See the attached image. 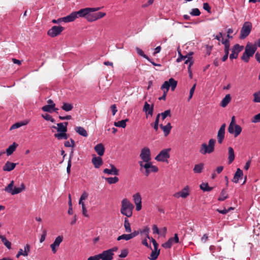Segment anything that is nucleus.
<instances>
[{"label":"nucleus","instance_id":"nucleus-48","mask_svg":"<svg viewBox=\"0 0 260 260\" xmlns=\"http://www.w3.org/2000/svg\"><path fill=\"white\" fill-rule=\"evenodd\" d=\"M131 239V236L129 235V234H123L121 236H119L117 237V240L120 241L121 240H125L126 241H128L129 240Z\"/></svg>","mask_w":260,"mask_h":260},{"label":"nucleus","instance_id":"nucleus-19","mask_svg":"<svg viewBox=\"0 0 260 260\" xmlns=\"http://www.w3.org/2000/svg\"><path fill=\"white\" fill-rule=\"evenodd\" d=\"M257 49V46L255 44L252 45L251 43H247L245 46V54H247L250 57H252Z\"/></svg>","mask_w":260,"mask_h":260},{"label":"nucleus","instance_id":"nucleus-62","mask_svg":"<svg viewBox=\"0 0 260 260\" xmlns=\"http://www.w3.org/2000/svg\"><path fill=\"white\" fill-rule=\"evenodd\" d=\"M203 9L208 13H211V7L207 3L203 4Z\"/></svg>","mask_w":260,"mask_h":260},{"label":"nucleus","instance_id":"nucleus-53","mask_svg":"<svg viewBox=\"0 0 260 260\" xmlns=\"http://www.w3.org/2000/svg\"><path fill=\"white\" fill-rule=\"evenodd\" d=\"M190 14L192 16H199L201 14V12H200V11L199 9H198V8H194V9H192V10L190 12Z\"/></svg>","mask_w":260,"mask_h":260},{"label":"nucleus","instance_id":"nucleus-27","mask_svg":"<svg viewBox=\"0 0 260 260\" xmlns=\"http://www.w3.org/2000/svg\"><path fill=\"white\" fill-rule=\"evenodd\" d=\"M24 250L23 251L22 249H20L16 255V257L18 258L20 255H23L24 256H27L28 252L30 250V246L29 244H27L24 246Z\"/></svg>","mask_w":260,"mask_h":260},{"label":"nucleus","instance_id":"nucleus-38","mask_svg":"<svg viewBox=\"0 0 260 260\" xmlns=\"http://www.w3.org/2000/svg\"><path fill=\"white\" fill-rule=\"evenodd\" d=\"M193 53L192 52H190L189 53H188L187 54V59L184 62V63L185 64H187L188 63H189V66H188V71H190V67L193 64V61L192 60V57H191V55H192Z\"/></svg>","mask_w":260,"mask_h":260},{"label":"nucleus","instance_id":"nucleus-23","mask_svg":"<svg viewBox=\"0 0 260 260\" xmlns=\"http://www.w3.org/2000/svg\"><path fill=\"white\" fill-rule=\"evenodd\" d=\"M243 176V173L242 170H241L239 168H238L234 175L232 181L234 183H237L239 182V180L242 178Z\"/></svg>","mask_w":260,"mask_h":260},{"label":"nucleus","instance_id":"nucleus-56","mask_svg":"<svg viewBox=\"0 0 260 260\" xmlns=\"http://www.w3.org/2000/svg\"><path fill=\"white\" fill-rule=\"evenodd\" d=\"M196 84H194L192 86V87L190 88V91H189V95L188 99V101H189L192 98L193 94L194 93L195 89H196Z\"/></svg>","mask_w":260,"mask_h":260},{"label":"nucleus","instance_id":"nucleus-43","mask_svg":"<svg viewBox=\"0 0 260 260\" xmlns=\"http://www.w3.org/2000/svg\"><path fill=\"white\" fill-rule=\"evenodd\" d=\"M55 106V104L53 105H46L42 107V110L44 112H47L49 113L52 112V109Z\"/></svg>","mask_w":260,"mask_h":260},{"label":"nucleus","instance_id":"nucleus-58","mask_svg":"<svg viewBox=\"0 0 260 260\" xmlns=\"http://www.w3.org/2000/svg\"><path fill=\"white\" fill-rule=\"evenodd\" d=\"M250 56L247 54H245V52L243 53L241 56V59L244 62H248L249 60Z\"/></svg>","mask_w":260,"mask_h":260},{"label":"nucleus","instance_id":"nucleus-3","mask_svg":"<svg viewBox=\"0 0 260 260\" xmlns=\"http://www.w3.org/2000/svg\"><path fill=\"white\" fill-rule=\"evenodd\" d=\"M215 143L216 140L214 139H210L208 144L203 143L200 148V153L203 155L212 153L214 151Z\"/></svg>","mask_w":260,"mask_h":260},{"label":"nucleus","instance_id":"nucleus-45","mask_svg":"<svg viewBox=\"0 0 260 260\" xmlns=\"http://www.w3.org/2000/svg\"><path fill=\"white\" fill-rule=\"evenodd\" d=\"M200 188L204 191H210L212 190L213 188L210 187L207 183H202L200 186Z\"/></svg>","mask_w":260,"mask_h":260},{"label":"nucleus","instance_id":"nucleus-50","mask_svg":"<svg viewBox=\"0 0 260 260\" xmlns=\"http://www.w3.org/2000/svg\"><path fill=\"white\" fill-rule=\"evenodd\" d=\"M159 114L161 116L162 120H164L167 116H171V111L170 110H167L164 112L159 113Z\"/></svg>","mask_w":260,"mask_h":260},{"label":"nucleus","instance_id":"nucleus-57","mask_svg":"<svg viewBox=\"0 0 260 260\" xmlns=\"http://www.w3.org/2000/svg\"><path fill=\"white\" fill-rule=\"evenodd\" d=\"M128 253V252L127 249H124L121 250V253L119 254V256L120 258H124L127 256Z\"/></svg>","mask_w":260,"mask_h":260},{"label":"nucleus","instance_id":"nucleus-31","mask_svg":"<svg viewBox=\"0 0 260 260\" xmlns=\"http://www.w3.org/2000/svg\"><path fill=\"white\" fill-rule=\"evenodd\" d=\"M235 158L234 150L231 147L228 148V163L231 164L234 160Z\"/></svg>","mask_w":260,"mask_h":260},{"label":"nucleus","instance_id":"nucleus-51","mask_svg":"<svg viewBox=\"0 0 260 260\" xmlns=\"http://www.w3.org/2000/svg\"><path fill=\"white\" fill-rule=\"evenodd\" d=\"M254 99L253 101L255 103H260V90L253 94Z\"/></svg>","mask_w":260,"mask_h":260},{"label":"nucleus","instance_id":"nucleus-54","mask_svg":"<svg viewBox=\"0 0 260 260\" xmlns=\"http://www.w3.org/2000/svg\"><path fill=\"white\" fill-rule=\"evenodd\" d=\"M25 124H26V123H24L23 122L15 123L11 126L10 129L11 130V129H14L15 128H19V127H21V126L24 125Z\"/></svg>","mask_w":260,"mask_h":260},{"label":"nucleus","instance_id":"nucleus-60","mask_svg":"<svg viewBox=\"0 0 260 260\" xmlns=\"http://www.w3.org/2000/svg\"><path fill=\"white\" fill-rule=\"evenodd\" d=\"M46 235H47V231L46 230H44L43 231L42 235H41V237L40 239V243H42L43 242H44L45 241Z\"/></svg>","mask_w":260,"mask_h":260},{"label":"nucleus","instance_id":"nucleus-46","mask_svg":"<svg viewBox=\"0 0 260 260\" xmlns=\"http://www.w3.org/2000/svg\"><path fill=\"white\" fill-rule=\"evenodd\" d=\"M105 180L108 182L109 184H115L119 181V178L117 177L105 178Z\"/></svg>","mask_w":260,"mask_h":260},{"label":"nucleus","instance_id":"nucleus-64","mask_svg":"<svg viewBox=\"0 0 260 260\" xmlns=\"http://www.w3.org/2000/svg\"><path fill=\"white\" fill-rule=\"evenodd\" d=\"M221 42L222 44L224 45V46H230V41L228 39H224L223 38H222L221 40Z\"/></svg>","mask_w":260,"mask_h":260},{"label":"nucleus","instance_id":"nucleus-24","mask_svg":"<svg viewBox=\"0 0 260 260\" xmlns=\"http://www.w3.org/2000/svg\"><path fill=\"white\" fill-rule=\"evenodd\" d=\"M68 124V122H65L64 123H57V127L56 128L55 126H53L52 127L54 128H56L57 131L58 132H67V125Z\"/></svg>","mask_w":260,"mask_h":260},{"label":"nucleus","instance_id":"nucleus-5","mask_svg":"<svg viewBox=\"0 0 260 260\" xmlns=\"http://www.w3.org/2000/svg\"><path fill=\"white\" fill-rule=\"evenodd\" d=\"M228 132L230 134H234L235 137L239 136L242 132V127L235 123V117H232L231 121L228 127Z\"/></svg>","mask_w":260,"mask_h":260},{"label":"nucleus","instance_id":"nucleus-15","mask_svg":"<svg viewBox=\"0 0 260 260\" xmlns=\"http://www.w3.org/2000/svg\"><path fill=\"white\" fill-rule=\"evenodd\" d=\"M190 194L189 187L188 186H185L181 191L176 192L173 194V197L176 198H186Z\"/></svg>","mask_w":260,"mask_h":260},{"label":"nucleus","instance_id":"nucleus-55","mask_svg":"<svg viewBox=\"0 0 260 260\" xmlns=\"http://www.w3.org/2000/svg\"><path fill=\"white\" fill-rule=\"evenodd\" d=\"M251 122L253 123H257L260 122V113L254 115L252 117Z\"/></svg>","mask_w":260,"mask_h":260},{"label":"nucleus","instance_id":"nucleus-44","mask_svg":"<svg viewBox=\"0 0 260 260\" xmlns=\"http://www.w3.org/2000/svg\"><path fill=\"white\" fill-rule=\"evenodd\" d=\"M124 227L126 232L131 233L132 232L131 224L127 218H124Z\"/></svg>","mask_w":260,"mask_h":260},{"label":"nucleus","instance_id":"nucleus-13","mask_svg":"<svg viewBox=\"0 0 260 260\" xmlns=\"http://www.w3.org/2000/svg\"><path fill=\"white\" fill-rule=\"evenodd\" d=\"M179 242V239L177 234H175L174 237L170 238L167 241L162 244V246L166 249L170 248L174 244Z\"/></svg>","mask_w":260,"mask_h":260},{"label":"nucleus","instance_id":"nucleus-33","mask_svg":"<svg viewBox=\"0 0 260 260\" xmlns=\"http://www.w3.org/2000/svg\"><path fill=\"white\" fill-rule=\"evenodd\" d=\"M231 100V96L230 94H226L222 100L220 105L222 107H225Z\"/></svg>","mask_w":260,"mask_h":260},{"label":"nucleus","instance_id":"nucleus-36","mask_svg":"<svg viewBox=\"0 0 260 260\" xmlns=\"http://www.w3.org/2000/svg\"><path fill=\"white\" fill-rule=\"evenodd\" d=\"M54 137L58 140H67L69 138V135L66 134V132H61L55 134Z\"/></svg>","mask_w":260,"mask_h":260},{"label":"nucleus","instance_id":"nucleus-42","mask_svg":"<svg viewBox=\"0 0 260 260\" xmlns=\"http://www.w3.org/2000/svg\"><path fill=\"white\" fill-rule=\"evenodd\" d=\"M159 254V250H155L152 251L148 257V258L150 260H156Z\"/></svg>","mask_w":260,"mask_h":260},{"label":"nucleus","instance_id":"nucleus-35","mask_svg":"<svg viewBox=\"0 0 260 260\" xmlns=\"http://www.w3.org/2000/svg\"><path fill=\"white\" fill-rule=\"evenodd\" d=\"M75 131L81 136L86 137L88 134L84 128L81 126H77L75 128Z\"/></svg>","mask_w":260,"mask_h":260},{"label":"nucleus","instance_id":"nucleus-25","mask_svg":"<svg viewBox=\"0 0 260 260\" xmlns=\"http://www.w3.org/2000/svg\"><path fill=\"white\" fill-rule=\"evenodd\" d=\"M16 166V163L12 162L7 161L3 167V170L4 171L10 172L14 169Z\"/></svg>","mask_w":260,"mask_h":260},{"label":"nucleus","instance_id":"nucleus-6","mask_svg":"<svg viewBox=\"0 0 260 260\" xmlns=\"http://www.w3.org/2000/svg\"><path fill=\"white\" fill-rule=\"evenodd\" d=\"M171 148L164 149L155 156V159L160 162H168V159L170 158V152Z\"/></svg>","mask_w":260,"mask_h":260},{"label":"nucleus","instance_id":"nucleus-26","mask_svg":"<svg viewBox=\"0 0 260 260\" xmlns=\"http://www.w3.org/2000/svg\"><path fill=\"white\" fill-rule=\"evenodd\" d=\"M76 18L77 16L75 11L66 17H62V20L64 22H70L74 21Z\"/></svg>","mask_w":260,"mask_h":260},{"label":"nucleus","instance_id":"nucleus-47","mask_svg":"<svg viewBox=\"0 0 260 260\" xmlns=\"http://www.w3.org/2000/svg\"><path fill=\"white\" fill-rule=\"evenodd\" d=\"M136 51L139 55L143 57L144 58L146 59L148 61L150 60V59L149 58V57L147 55H146V54H144L143 51L142 49H141L140 48H139L138 47H136Z\"/></svg>","mask_w":260,"mask_h":260},{"label":"nucleus","instance_id":"nucleus-17","mask_svg":"<svg viewBox=\"0 0 260 260\" xmlns=\"http://www.w3.org/2000/svg\"><path fill=\"white\" fill-rule=\"evenodd\" d=\"M63 239V237L62 236H58L55 238L54 242L50 245L52 251L54 254L56 253L57 248L59 246V245L62 242Z\"/></svg>","mask_w":260,"mask_h":260},{"label":"nucleus","instance_id":"nucleus-41","mask_svg":"<svg viewBox=\"0 0 260 260\" xmlns=\"http://www.w3.org/2000/svg\"><path fill=\"white\" fill-rule=\"evenodd\" d=\"M228 198V195L226 193V191L225 189H223L218 197V200L219 201H223Z\"/></svg>","mask_w":260,"mask_h":260},{"label":"nucleus","instance_id":"nucleus-40","mask_svg":"<svg viewBox=\"0 0 260 260\" xmlns=\"http://www.w3.org/2000/svg\"><path fill=\"white\" fill-rule=\"evenodd\" d=\"M61 108L64 111L69 112L73 109V106L72 104L70 103H63Z\"/></svg>","mask_w":260,"mask_h":260},{"label":"nucleus","instance_id":"nucleus-52","mask_svg":"<svg viewBox=\"0 0 260 260\" xmlns=\"http://www.w3.org/2000/svg\"><path fill=\"white\" fill-rule=\"evenodd\" d=\"M42 117L47 121H50L53 123L55 122L54 119L49 114H46L45 115H42Z\"/></svg>","mask_w":260,"mask_h":260},{"label":"nucleus","instance_id":"nucleus-39","mask_svg":"<svg viewBox=\"0 0 260 260\" xmlns=\"http://www.w3.org/2000/svg\"><path fill=\"white\" fill-rule=\"evenodd\" d=\"M0 239H1L2 242L8 249H10L11 248V243L5 236L0 235Z\"/></svg>","mask_w":260,"mask_h":260},{"label":"nucleus","instance_id":"nucleus-32","mask_svg":"<svg viewBox=\"0 0 260 260\" xmlns=\"http://www.w3.org/2000/svg\"><path fill=\"white\" fill-rule=\"evenodd\" d=\"M18 146V144L15 142H14L12 145H10L6 151L7 155H11L15 151Z\"/></svg>","mask_w":260,"mask_h":260},{"label":"nucleus","instance_id":"nucleus-30","mask_svg":"<svg viewBox=\"0 0 260 260\" xmlns=\"http://www.w3.org/2000/svg\"><path fill=\"white\" fill-rule=\"evenodd\" d=\"M94 150L98 153V154L101 156H103L105 153V149L103 144L100 143L97 144L94 147Z\"/></svg>","mask_w":260,"mask_h":260},{"label":"nucleus","instance_id":"nucleus-61","mask_svg":"<svg viewBox=\"0 0 260 260\" xmlns=\"http://www.w3.org/2000/svg\"><path fill=\"white\" fill-rule=\"evenodd\" d=\"M100 259H101V256L100 254H99L89 257L87 260H100Z\"/></svg>","mask_w":260,"mask_h":260},{"label":"nucleus","instance_id":"nucleus-4","mask_svg":"<svg viewBox=\"0 0 260 260\" xmlns=\"http://www.w3.org/2000/svg\"><path fill=\"white\" fill-rule=\"evenodd\" d=\"M14 183L13 180L11 181V182L4 188V190L12 195H15L20 193L25 189V186L23 183L21 184L20 187H14L13 188Z\"/></svg>","mask_w":260,"mask_h":260},{"label":"nucleus","instance_id":"nucleus-21","mask_svg":"<svg viewBox=\"0 0 260 260\" xmlns=\"http://www.w3.org/2000/svg\"><path fill=\"white\" fill-rule=\"evenodd\" d=\"M111 169H105L103 172L108 175H118L119 174V170L112 164L110 165Z\"/></svg>","mask_w":260,"mask_h":260},{"label":"nucleus","instance_id":"nucleus-1","mask_svg":"<svg viewBox=\"0 0 260 260\" xmlns=\"http://www.w3.org/2000/svg\"><path fill=\"white\" fill-rule=\"evenodd\" d=\"M138 163L140 166V171L146 176H148L151 173H156L158 171V168L153 166L151 161L144 163L143 161H139Z\"/></svg>","mask_w":260,"mask_h":260},{"label":"nucleus","instance_id":"nucleus-34","mask_svg":"<svg viewBox=\"0 0 260 260\" xmlns=\"http://www.w3.org/2000/svg\"><path fill=\"white\" fill-rule=\"evenodd\" d=\"M204 165L203 163H200L194 166L193 171L194 173L200 174L202 173L204 169Z\"/></svg>","mask_w":260,"mask_h":260},{"label":"nucleus","instance_id":"nucleus-9","mask_svg":"<svg viewBox=\"0 0 260 260\" xmlns=\"http://www.w3.org/2000/svg\"><path fill=\"white\" fill-rule=\"evenodd\" d=\"M100 9V8H86L84 9H81L78 11H75L76 14H77V18L79 17H84L85 18H86L87 14L89 12H94Z\"/></svg>","mask_w":260,"mask_h":260},{"label":"nucleus","instance_id":"nucleus-49","mask_svg":"<svg viewBox=\"0 0 260 260\" xmlns=\"http://www.w3.org/2000/svg\"><path fill=\"white\" fill-rule=\"evenodd\" d=\"M88 193L86 191H84L80 197V200L79 201V204H84V202H83V201L86 200L88 198Z\"/></svg>","mask_w":260,"mask_h":260},{"label":"nucleus","instance_id":"nucleus-20","mask_svg":"<svg viewBox=\"0 0 260 260\" xmlns=\"http://www.w3.org/2000/svg\"><path fill=\"white\" fill-rule=\"evenodd\" d=\"M91 162L96 169H99L103 164V161L100 156H96L95 154L92 155Z\"/></svg>","mask_w":260,"mask_h":260},{"label":"nucleus","instance_id":"nucleus-63","mask_svg":"<svg viewBox=\"0 0 260 260\" xmlns=\"http://www.w3.org/2000/svg\"><path fill=\"white\" fill-rule=\"evenodd\" d=\"M143 233L146 235V238H148L149 239H150V238L149 236V229L148 227H145L142 232Z\"/></svg>","mask_w":260,"mask_h":260},{"label":"nucleus","instance_id":"nucleus-37","mask_svg":"<svg viewBox=\"0 0 260 260\" xmlns=\"http://www.w3.org/2000/svg\"><path fill=\"white\" fill-rule=\"evenodd\" d=\"M128 121V119L121 120L118 121L117 122H115L114 123V125L117 127L125 128L126 125V122Z\"/></svg>","mask_w":260,"mask_h":260},{"label":"nucleus","instance_id":"nucleus-2","mask_svg":"<svg viewBox=\"0 0 260 260\" xmlns=\"http://www.w3.org/2000/svg\"><path fill=\"white\" fill-rule=\"evenodd\" d=\"M134 206L127 199H124L121 202V213L127 217H130L133 214Z\"/></svg>","mask_w":260,"mask_h":260},{"label":"nucleus","instance_id":"nucleus-28","mask_svg":"<svg viewBox=\"0 0 260 260\" xmlns=\"http://www.w3.org/2000/svg\"><path fill=\"white\" fill-rule=\"evenodd\" d=\"M143 110L147 115H152L153 105L151 106L147 102H146L144 104Z\"/></svg>","mask_w":260,"mask_h":260},{"label":"nucleus","instance_id":"nucleus-16","mask_svg":"<svg viewBox=\"0 0 260 260\" xmlns=\"http://www.w3.org/2000/svg\"><path fill=\"white\" fill-rule=\"evenodd\" d=\"M226 124L223 123L219 128L217 136L218 143L220 144H222L225 136Z\"/></svg>","mask_w":260,"mask_h":260},{"label":"nucleus","instance_id":"nucleus-22","mask_svg":"<svg viewBox=\"0 0 260 260\" xmlns=\"http://www.w3.org/2000/svg\"><path fill=\"white\" fill-rule=\"evenodd\" d=\"M100 254L102 260H112L113 258L114 254H112L108 250L103 251Z\"/></svg>","mask_w":260,"mask_h":260},{"label":"nucleus","instance_id":"nucleus-59","mask_svg":"<svg viewBox=\"0 0 260 260\" xmlns=\"http://www.w3.org/2000/svg\"><path fill=\"white\" fill-rule=\"evenodd\" d=\"M81 205L82 206V212L83 215L85 217H88V215L87 214V209L86 208L85 204H82Z\"/></svg>","mask_w":260,"mask_h":260},{"label":"nucleus","instance_id":"nucleus-18","mask_svg":"<svg viewBox=\"0 0 260 260\" xmlns=\"http://www.w3.org/2000/svg\"><path fill=\"white\" fill-rule=\"evenodd\" d=\"M134 202L136 205V210L138 211L142 209V198L139 192H137L133 196Z\"/></svg>","mask_w":260,"mask_h":260},{"label":"nucleus","instance_id":"nucleus-8","mask_svg":"<svg viewBox=\"0 0 260 260\" xmlns=\"http://www.w3.org/2000/svg\"><path fill=\"white\" fill-rule=\"evenodd\" d=\"M177 84V82L173 78L169 79L168 81H166L161 86V89L164 91L168 92L170 87L171 90L174 91L176 88Z\"/></svg>","mask_w":260,"mask_h":260},{"label":"nucleus","instance_id":"nucleus-7","mask_svg":"<svg viewBox=\"0 0 260 260\" xmlns=\"http://www.w3.org/2000/svg\"><path fill=\"white\" fill-rule=\"evenodd\" d=\"M252 29V24L250 22H245L241 28L239 38L244 39L250 34Z\"/></svg>","mask_w":260,"mask_h":260},{"label":"nucleus","instance_id":"nucleus-10","mask_svg":"<svg viewBox=\"0 0 260 260\" xmlns=\"http://www.w3.org/2000/svg\"><path fill=\"white\" fill-rule=\"evenodd\" d=\"M140 157L142 160L141 161H143V163L151 161V157L150 149L148 147H144L142 149Z\"/></svg>","mask_w":260,"mask_h":260},{"label":"nucleus","instance_id":"nucleus-12","mask_svg":"<svg viewBox=\"0 0 260 260\" xmlns=\"http://www.w3.org/2000/svg\"><path fill=\"white\" fill-rule=\"evenodd\" d=\"M106 15V13L102 12L93 13V12H89L87 14L86 18V20L89 22L95 21L99 19L103 18Z\"/></svg>","mask_w":260,"mask_h":260},{"label":"nucleus","instance_id":"nucleus-14","mask_svg":"<svg viewBox=\"0 0 260 260\" xmlns=\"http://www.w3.org/2000/svg\"><path fill=\"white\" fill-rule=\"evenodd\" d=\"M243 49V46H240L238 44H235L232 49V53L229 55L230 59L232 60L233 59H236L238 56V54Z\"/></svg>","mask_w":260,"mask_h":260},{"label":"nucleus","instance_id":"nucleus-29","mask_svg":"<svg viewBox=\"0 0 260 260\" xmlns=\"http://www.w3.org/2000/svg\"><path fill=\"white\" fill-rule=\"evenodd\" d=\"M160 128L162 130L165 136H167L171 132L172 128L171 124L170 122L168 123L167 125H163L162 124L159 125Z\"/></svg>","mask_w":260,"mask_h":260},{"label":"nucleus","instance_id":"nucleus-11","mask_svg":"<svg viewBox=\"0 0 260 260\" xmlns=\"http://www.w3.org/2000/svg\"><path fill=\"white\" fill-rule=\"evenodd\" d=\"M64 30V27L61 26H53L48 30L47 35L51 37H55L60 34Z\"/></svg>","mask_w":260,"mask_h":260}]
</instances>
